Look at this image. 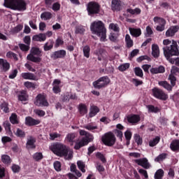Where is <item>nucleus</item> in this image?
<instances>
[{"instance_id": "f257e3e1", "label": "nucleus", "mask_w": 179, "mask_h": 179, "mask_svg": "<svg viewBox=\"0 0 179 179\" xmlns=\"http://www.w3.org/2000/svg\"><path fill=\"white\" fill-rule=\"evenodd\" d=\"M50 150L59 157H64L65 160H71L73 157V152L69 150L66 145L62 143H56L50 147Z\"/></svg>"}, {"instance_id": "f03ea898", "label": "nucleus", "mask_w": 179, "mask_h": 179, "mask_svg": "<svg viewBox=\"0 0 179 179\" xmlns=\"http://www.w3.org/2000/svg\"><path fill=\"white\" fill-rule=\"evenodd\" d=\"M90 29L93 34H96L98 37H101V41H106V38H107V29L103 22L94 21L91 24Z\"/></svg>"}, {"instance_id": "7ed1b4c3", "label": "nucleus", "mask_w": 179, "mask_h": 179, "mask_svg": "<svg viewBox=\"0 0 179 179\" xmlns=\"http://www.w3.org/2000/svg\"><path fill=\"white\" fill-rule=\"evenodd\" d=\"M3 6L13 10H26V2L23 0H4Z\"/></svg>"}, {"instance_id": "20e7f679", "label": "nucleus", "mask_w": 179, "mask_h": 179, "mask_svg": "<svg viewBox=\"0 0 179 179\" xmlns=\"http://www.w3.org/2000/svg\"><path fill=\"white\" fill-rule=\"evenodd\" d=\"M164 55L165 58L169 57H177L179 55L178 45L177 41L172 40V43L170 46H166L163 48Z\"/></svg>"}, {"instance_id": "39448f33", "label": "nucleus", "mask_w": 179, "mask_h": 179, "mask_svg": "<svg viewBox=\"0 0 179 179\" xmlns=\"http://www.w3.org/2000/svg\"><path fill=\"white\" fill-rule=\"evenodd\" d=\"M41 50L38 48H32L31 49V53L27 56V59L28 61H31V62H35L36 64H38V62H41V58L40 57L42 56Z\"/></svg>"}, {"instance_id": "423d86ee", "label": "nucleus", "mask_w": 179, "mask_h": 179, "mask_svg": "<svg viewBox=\"0 0 179 179\" xmlns=\"http://www.w3.org/2000/svg\"><path fill=\"white\" fill-rule=\"evenodd\" d=\"M100 4L96 1H90L87 4V11L89 16H94L100 13Z\"/></svg>"}, {"instance_id": "0eeeda50", "label": "nucleus", "mask_w": 179, "mask_h": 179, "mask_svg": "<svg viewBox=\"0 0 179 179\" xmlns=\"http://www.w3.org/2000/svg\"><path fill=\"white\" fill-rule=\"evenodd\" d=\"M93 139H94L93 135L91 134L90 133H88L85 136V137L82 138V139L79 142L76 143L74 149H76V150H79L80 148L86 146V145H88L90 142H93Z\"/></svg>"}, {"instance_id": "6e6552de", "label": "nucleus", "mask_w": 179, "mask_h": 179, "mask_svg": "<svg viewBox=\"0 0 179 179\" xmlns=\"http://www.w3.org/2000/svg\"><path fill=\"white\" fill-rule=\"evenodd\" d=\"M110 78L108 76H103L99 78L96 81L93 83V86L95 89H103L110 84Z\"/></svg>"}, {"instance_id": "1a4fd4ad", "label": "nucleus", "mask_w": 179, "mask_h": 179, "mask_svg": "<svg viewBox=\"0 0 179 179\" xmlns=\"http://www.w3.org/2000/svg\"><path fill=\"white\" fill-rule=\"evenodd\" d=\"M102 142L106 146H113L115 143V136L111 132L106 133L102 137Z\"/></svg>"}, {"instance_id": "9d476101", "label": "nucleus", "mask_w": 179, "mask_h": 179, "mask_svg": "<svg viewBox=\"0 0 179 179\" xmlns=\"http://www.w3.org/2000/svg\"><path fill=\"white\" fill-rule=\"evenodd\" d=\"M152 95L156 99H159V100H163L164 101H165V100H167L169 99V95L164 93L161 89L155 87L152 90Z\"/></svg>"}, {"instance_id": "9b49d317", "label": "nucleus", "mask_w": 179, "mask_h": 179, "mask_svg": "<svg viewBox=\"0 0 179 179\" xmlns=\"http://www.w3.org/2000/svg\"><path fill=\"white\" fill-rule=\"evenodd\" d=\"M35 105L38 107H48L50 105L47 101L45 95L39 94L36 97Z\"/></svg>"}, {"instance_id": "f8f14e48", "label": "nucleus", "mask_w": 179, "mask_h": 179, "mask_svg": "<svg viewBox=\"0 0 179 179\" xmlns=\"http://www.w3.org/2000/svg\"><path fill=\"white\" fill-rule=\"evenodd\" d=\"M155 23H158L159 25L157 26L156 30L157 31H164L166 27V20L159 17H155L153 19Z\"/></svg>"}, {"instance_id": "ddd939ff", "label": "nucleus", "mask_w": 179, "mask_h": 179, "mask_svg": "<svg viewBox=\"0 0 179 179\" xmlns=\"http://www.w3.org/2000/svg\"><path fill=\"white\" fill-rule=\"evenodd\" d=\"M64 57H66V51L65 50H60L54 52L51 55L50 58H52V59H58L59 58L62 59Z\"/></svg>"}, {"instance_id": "4468645a", "label": "nucleus", "mask_w": 179, "mask_h": 179, "mask_svg": "<svg viewBox=\"0 0 179 179\" xmlns=\"http://www.w3.org/2000/svg\"><path fill=\"white\" fill-rule=\"evenodd\" d=\"M135 163H136L138 166H141V167L145 169L146 170H148V169H150V164L146 158L136 159Z\"/></svg>"}, {"instance_id": "2eb2a0df", "label": "nucleus", "mask_w": 179, "mask_h": 179, "mask_svg": "<svg viewBox=\"0 0 179 179\" xmlns=\"http://www.w3.org/2000/svg\"><path fill=\"white\" fill-rule=\"evenodd\" d=\"M178 30H179L178 25L171 26L167 29L165 35L167 37H174V36H176V33L178 32Z\"/></svg>"}, {"instance_id": "dca6fc26", "label": "nucleus", "mask_w": 179, "mask_h": 179, "mask_svg": "<svg viewBox=\"0 0 179 179\" xmlns=\"http://www.w3.org/2000/svg\"><path fill=\"white\" fill-rule=\"evenodd\" d=\"M0 69L3 72H8L10 69V64L6 59H0Z\"/></svg>"}, {"instance_id": "f3484780", "label": "nucleus", "mask_w": 179, "mask_h": 179, "mask_svg": "<svg viewBox=\"0 0 179 179\" xmlns=\"http://www.w3.org/2000/svg\"><path fill=\"white\" fill-rule=\"evenodd\" d=\"M41 121L39 120H36L31 117H27L25 118V124L28 125V127H33L34 125H38Z\"/></svg>"}, {"instance_id": "a211bd4d", "label": "nucleus", "mask_w": 179, "mask_h": 179, "mask_svg": "<svg viewBox=\"0 0 179 179\" xmlns=\"http://www.w3.org/2000/svg\"><path fill=\"white\" fill-rule=\"evenodd\" d=\"M110 8L113 11L118 12L121 10V0H112Z\"/></svg>"}, {"instance_id": "6ab92c4d", "label": "nucleus", "mask_w": 179, "mask_h": 179, "mask_svg": "<svg viewBox=\"0 0 179 179\" xmlns=\"http://www.w3.org/2000/svg\"><path fill=\"white\" fill-rule=\"evenodd\" d=\"M152 55L154 58H159L160 56V50L159 49V45L157 44L152 45Z\"/></svg>"}, {"instance_id": "aec40b11", "label": "nucleus", "mask_w": 179, "mask_h": 179, "mask_svg": "<svg viewBox=\"0 0 179 179\" xmlns=\"http://www.w3.org/2000/svg\"><path fill=\"white\" fill-rule=\"evenodd\" d=\"M22 78L23 79L29 80H37V77L32 73H22L21 74Z\"/></svg>"}, {"instance_id": "412c9836", "label": "nucleus", "mask_w": 179, "mask_h": 179, "mask_svg": "<svg viewBox=\"0 0 179 179\" xmlns=\"http://www.w3.org/2000/svg\"><path fill=\"white\" fill-rule=\"evenodd\" d=\"M150 72L153 75L157 73H164V72H166V69L163 66H159V67L152 68L150 69Z\"/></svg>"}, {"instance_id": "4be33fe9", "label": "nucleus", "mask_w": 179, "mask_h": 179, "mask_svg": "<svg viewBox=\"0 0 179 179\" xmlns=\"http://www.w3.org/2000/svg\"><path fill=\"white\" fill-rule=\"evenodd\" d=\"M33 41H45L47 40V37L45 36V34H38L36 35H34L32 37Z\"/></svg>"}, {"instance_id": "5701e85b", "label": "nucleus", "mask_w": 179, "mask_h": 179, "mask_svg": "<svg viewBox=\"0 0 179 179\" xmlns=\"http://www.w3.org/2000/svg\"><path fill=\"white\" fill-rule=\"evenodd\" d=\"M36 143V138H34L33 136H30L27 141V147L29 149H34L36 148V145H34Z\"/></svg>"}, {"instance_id": "b1692460", "label": "nucleus", "mask_w": 179, "mask_h": 179, "mask_svg": "<svg viewBox=\"0 0 179 179\" xmlns=\"http://www.w3.org/2000/svg\"><path fill=\"white\" fill-rule=\"evenodd\" d=\"M127 121L130 122V124H136L141 121V117L138 115H133L127 117Z\"/></svg>"}, {"instance_id": "393cba45", "label": "nucleus", "mask_w": 179, "mask_h": 179, "mask_svg": "<svg viewBox=\"0 0 179 179\" xmlns=\"http://www.w3.org/2000/svg\"><path fill=\"white\" fill-rule=\"evenodd\" d=\"M78 110L81 115L87 114V106L85 103H80L78 106Z\"/></svg>"}, {"instance_id": "a878e982", "label": "nucleus", "mask_w": 179, "mask_h": 179, "mask_svg": "<svg viewBox=\"0 0 179 179\" xmlns=\"http://www.w3.org/2000/svg\"><path fill=\"white\" fill-rule=\"evenodd\" d=\"M53 48H54V41L52 40H49L43 45L44 51H50V50H52Z\"/></svg>"}, {"instance_id": "bb28decb", "label": "nucleus", "mask_w": 179, "mask_h": 179, "mask_svg": "<svg viewBox=\"0 0 179 179\" xmlns=\"http://www.w3.org/2000/svg\"><path fill=\"white\" fill-rule=\"evenodd\" d=\"M158 84L159 86H162V87L168 90V92H171L173 90V87L168 83L167 81H159Z\"/></svg>"}, {"instance_id": "cd10ccee", "label": "nucleus", "mask_w": 179, "mask_h": 179, "mask_svg": "<svg viewBox=\"0 0 179 179\" xmlns=\"http://www.w3.org/2000/svg\"><path fill=\"white\" fill-rule=\"evenodd\" d=\"M100 111V109L95 106H92L90 107V111L89 113V117H90V118H92V117H94V115H96L97 114V113H99Z\"/></svg>"}, {"instance_id": "c85d7f7f", "label": "nucleus", "mask_w": 179, "mask_h": 179, "mask_svg": "<svg viewBox=\"0 0 179 179\" xmlns=\"http://www.w3.org/2000/svg\"><path fill=\"white\" fill-rule=\"evenodd\" d=\"M75 138H76V133H69L66 135L65 139L66 142H69V143H73V142H75Z\"/></svg>"}, {"instance_id": "c756f323", "label": "nucleus", "mask_w": 179, "mask_h": 179, "mask_svg": "<svg viewBox=\"0 0 179 179\" xmlns=\"http://www.w3.org/2000/svg\"><path fill=\"white\" fill-rule=\"evenodd\" d=\"M130 34L131 36H134V37H139L141 34H142V31H141V29H129Z\"/></svg>"}, {"instance_id": "7c9ffc66", "label": "nucleus", "mask_w": 179, "mask_h": 179, "mask_svg": "<svg viewBox=\"0 0 179 179\" xmlns=\"http://www.w3.org/2000/svg\"><path fill=\"white\" fill-rule=\"evenodd\" d=\"M125 42L127 45V48H131V47L134 46V41H132L129 34H127L125 36Z\"/></svg>"}, {"instance_id": "2f4dec72", "label": "nucleus", "mask_w": 179, "mask_h": 179, "mask_svg": "<svg viewBox=\"0 0 179 179\" xmlns=\"http://www.w3.org/2000/svg\"><path fill=\"white\" fill-rule=\"evenodd\" d=\"M164 176V171L163 169H158L154 176L155 179H163V176Z\"/></svg>"}, {"instance_id": "473e14b6", "label": "nucleus", "mask_w": 179, "mask_h": 179, "mask_svg": "<svg viewBox=\"0 0 179 179\" xmlns=\"http://www.w3.org/2000/svg\"><path fill=\"white\" fill-rule=\"evenodd\" d=\"M1 162L4 164H10V163H12V160L10 159V157H9V155H3L1 156Z\"/></svg>"}, {"instance_id": "72a5a7b5", "label": "nucleus", "mask_w": 179, "mask_h": 179, "mask_svg": "<svg viewBox=\"0 0 179 179\" xmlns=\"http://www.w3.org/2000/svg\"><path fill=\"white\" fill-rule=\"evenodd\" d=\"M27 94H26V91H22L20 94L18 95V100L20 101H27L28 99Z\"/></svg>"}, {"instance_id": "f704fd0d", "label": "nucleus", "mask_w": 179, "mask_h": 179, "mask_svg": "<svg viewBox=\"0 0 179 179\" xmlns=\"http://www.w3.org/2000/svg\"><path fill=\"white\" fill-rule=\"evenodd\" d=\"M168 80H170V83L172 87H174L176 85L177 78L173 74H169Z\"/></svg>"}, {"instance_id": "c9c22d12", "label": "nucleus", "mask_w": 179, "mask_h": 179, "mask_svg": "<svg viewBox=\"0 0 179 179\" xmlns=\"http://www.w3.org/2000/svg\"><path fill=\"white\" fill-rule=\"evenodd\" d=\"M51 17H52V14H51L50 12H45L41 15V18H42L43 20H50Z\"/></svg>"}, {"instance_id": "e433bc0d", "label": "nucleus", "mask_w": 179, "mask_h": 179, "mask_svg": "<svg viewBox=\"0 0 179 179\" xmlns=\"http://www.w3.org/2000/svg\"><path fill=\"white\" fill-rule=\"evenodd\" d=\"M159 142H160V137L156 136L155 138L149 141V146L153 148V146H156Z\"/></svg>"}, {"instance_id": "4c0bfd02", "label": "nucleus", "mask_w": 179, "mask_h": 179, "mask_svg": "<svg viewBox=\"0 0 179 179\" xmlns=\"http://www.w3.org/2000/svg\"><path fill=\"white\" fill-rule=\"evenodd\" d=\"M166 157H167V154H160L158 157L155 158V162H156L157 163H160V162H163V160H164Z\"/></svg>"}, {"instance_id": "58836bf2", "label": "nucleus", "mask_w": 179, "mask_h": 179, "mask_svg": "<svg viewBox=\"0 0 179 179\" xmlns=\"http://www.w3.org/2000/svg\"><path fill=\"white\" fill-rule=\"evenodd\" d=\"M84 57L89 58L90 57V47L85 45L83 48Z\"/></svg>"}, {"instance_id": "ea45409f", "label": "nucleus", "mask_w": 179, "mask_h": 179, "mask_svg": "<svg viewBox=\"0 0 179 179\" xmlns=\"http://www.w3.org/2000/svg\"><path fill=\"white\" fill-rule=\"evenodd\" d=\"M171 150H178L179 149V140H175L171 143Z\"/></svg>"}, {"instance_id": "a19ab883", "label": "nucleus", "mask_w": 179, "mask_h": 179, "mask_svg": "<svg viewBox=\"0 0 179 179\" xmlns=\"http://www.w3.org/2000/svg\"><path fill=\"white\" fill-rule=\"evenodd\" d=\"M134 73L136 76H138V78H143V71L141 67L134 68Z\"/></svg>"}, {"instance_id": "79ce46f5", "label": "nucleus", "mask_w": 179, "mask_h": 179, "mask_svg": "<svg viewBox=\"0 0 179 179\" xmlns=\"http://www.w3.org/2000/svg\"><path fill=\"white\" fill-rule=\"evenodd\" d=\"M77 165H78L79 170H80V171H82V173H86V169H85V167H86V165L85 164V162H83L82 161H78Z\"/></svg>"}, {"instance_id": "37998d69", "label": "nucleus", "mask_w": 179, "mask_h": 179, "mask_svg": "<svg viewBox=\"0 0 179 179\" xmlns=\"http://www.w3.org/2000/svg\"><path fill=\"white\" fill-rule=\"evenodd\" d=\"M118 69L120 72H124V71H127V69H129V63H124L120 65Z\"/></svg>"}, {"instance_id": "c03bdc74", "label": "nucleus", "mask_w": 179, "mask_h": 179, "mask_svg": "<svg viewBox=\"0 0 179 179\" xmlns=\"http://www.w3.org/2000/svg\"><path fill=\"white\" fill-rule=\"evenodd\" d=\"M127 12H128L129 13H131V15H140L141 10L139 8H135V9L128 8L127 10Z\"/></svg>"}, {"instance_id": "a18cd8bd", "label": "nucleus", "mask_w": 179, "mask_h": 179, "mask_svg": "<svg viewBox=\"0 0 179 179\" xmlns=\"http://www.w3.org/2000/svg\"><path fill=\"white\" fill-rule=\"evenodd\" d=\"M33 159L34 160H35V162H39V160H41L43 159V153L36 152L33 155Z\"/></svg>"}, {"instance_id": "49530a36", "label": "nucleus", "mask_w": 179, "mask_h": 179, "mask_svg": "<svg viewBox=\"0 0 179 179\" xmlns=\"http://www.w3.org/2000/svg\"><path fill=\"white\" fill-rule=\"evenodd\" d=\"M10 121L11 124H19L17 121V115L15 113H13L10 117Z\"/></svg>"}, {"instance_id": "de8ad7c7", "label": "nucleus", "mask_w": 179, "mask_h": 179, "mask_svg": "<svg viewBox=\"0 0 179 179\" xmlns=\"http://www.w3.org/2000/svg\"><path fill=\"white\" fill-rule=\"evenodd\" d=\"M115 135L119 138L120 141H122V136H124V134H122V131L121 130H118V129H116L114 130Z\"/></svg>"}, {"instance_id": "09e8293b", "label": "nucleus", "mask_w": 179, "mask_h": 179, "mask_svg": "<svg viewBox=\"0 0 179 179\" xmlns=\"http://www.w3.org/2000/svg\"><path fill=\"white\" fill-rule=\"evenodd\" d=\"M50 136V141H55V139H57V138H61V134L55 132V133H50L49 134Z\"/></svg>"}, {"instance_id": "8fccbe9b", "label": "nucleus", "mask_w": 179, "mask_h": 179, "mask_svg": "<svg viewBox=\"0 0 179 179\" xmlns=\"http://www.w3.org/2000/svg\"><path fill=\"white\" fill-rule=\"evenodd\" d=\"M15 135L16 136H18V138H24L26 136L24 131L20 129H17Z\"/></svg>"}, {"instance_id": "3c124183", "label": "nucleus", "mask_w": 179, "mask_h": 179, "mask_svg": "<svg viewBox=\"0 0 179 179\" xmlns=\"http://www.w3.org/2000/svg\"><path fill=\"white\" fill-rule=\"evenodd\" d=\"M25 87H27V89H36V84L27 81L24 83Z\"/></svg>"}, {"instance_id": "603ef678", "label": "nucleus", "mask_w": 179, "mask_h": 179, "mask_svg": "<svg viewBox=\"0 0 179 179\" xmlns=\"http://www.w3.org/2000/svg\"><path fill=\"white\" fill-rule=\"evenodd\" d=\"M0 108L3 110L4 113H9V108L8 107V103L3 102L0 105Z\"/></svg>"}, {"instance_id": "864d4df0", "label": "nucleus", "mask_w": 179, "mask_h": 179, "mask_svg": "<svg viewBox=\"0 0 179 179\" xmlns=\"http://www.w3.org/2000/svg\"><path fill=\"white\" fill-rule=\"evenodd\" d=\"M109 29H110V30H113V31H120V27L117 24H114V23L110 24Z\"/></svg>"}, {"instance_id": "5fc2aeb1", "label": "nucleus", "mask_w": 179, "mask_h": 179, "mask_svg": "<svg viewBox=\"0 0 179 179\" xmlns=\"http://www.w3.org/2000/svg\"><path fill=\"white\" fill-rule=\"evenodd\" d=\"M17 69L12 70L8 76L9 79H15L17 76Z\"/></svg>"}, {"instance_id": "6e6d98bb", "label": "nucleus", "mask_w": 179, "mask_h": 179, "mask_svg": "<svg viewBox=\"0 0 179 179\" xmlns=\"http://www.w3.org/2000/svg\"><path fill=\"white\" fill-rule=\"evenodd\" d=\"M19 47L22 51H29V50H30V46L29 45L20 43Z\"/></svg>"}, {"instance_id": "4d7b16f0", "label": "nucleus", "mask_w": 179, "mask_h": 179, "mask_svg": "<svg viewBox=\"0 0 179 179\" xmlns=\"http://www.w3.org/2000/svg\"><path fill=\"white\" fill-rule=\"evenodd\" d=\"M8 58H13L15 61H17V55L15 54L13 52H8L6 54Z\"/></svg>"}, {"instance_id": "13d9d810", "label": "nucleus", "mask_w": 179, "mask_h": 179, "mask_svg": "<svg viewBox=\"0 0 179 179\" xmlns=\"http://www.w3.org/2000/svg\"><path fill=\"white\" fill-rule=\"evenodd\" d=\"M134 141L136 143H137V145H142L143 143V140L141 138V136H139L138 134H135L134 135Z\"/></svg>"}, {"instance_id": "bf43d9fd", "label": "nucleus", "mask_w": 179, "mask_h": 179, "mask_svg": "<svg viewBox=\"0 0 179 179\" xmlns=\"http://www.w3.org/2000/svg\"><path fill=\"white\" fill-rule=\"evenodd\" d=\"M60 45H64V40L61 39V38H58L55 41V47L58 48Z\"/></svg>"}, {"instance_id": "052dcab7", "label": "nucleus", "mask_w": 179, "mask_h": 179, "mask_svg": "<svg viewBox=\"0 0 179 179\" xmlns=\"http://www.w3.org/2000/svg\"><path fill=\"white\" fill-rule=\"evenodd\" d=\"M96 156L98 159H100L101 161L102 162V163H106L107 160L106 159V157H104V155L100 152H97L96 154Z\"/></svg>"}, {"instance_id": "680f3d73", "label": "nucleus", "mask_w": 179, "mask_h": 179, "mask_svg": "<svg viewBox=\"0 0 179 179\" xmlns=\"http://www.w3.org/2000/svg\"><path fill=\"white\" fill-rule=\"evenodd\" d=\"M118 38V34H110V36H109V39L110 41H113V43H117V40Z\"/></svg>"}, {"instance_id": "e2e57ef3", "label": "nucleus", "mask_w": 179, "mask_h": 179, "mask_svg": "<svg viewBox=\"0 0 179 179\" xmlns=\"http://www.w3.org/2000/svg\"><path fill=\"white\" fill-rule=\"evenodd\" d=\"M177 73H179V68L176 66H173L171 69V75L174 76L177 75Z\"/></svg>"}, {"instance_id": "0e129e2a", "label": "nucleus", "mask_w": 179, "mask_h": 179, "mask_svg": "<svg viewBox=\"0 0 179 179\" xmlns=\"http://www.w3.org/2000/svg\"><path fill=\"white\" fill-rule=\"evenodd\" d=\"M54 168L56 170V171H61V162L59 161L55 162Z\"/></svg>"}, {"instance_id": "69168bd1", "label": "nucleus", "mask_w": 179, "mask_h": 179, "mask_svg": "<svg viewBox=\"0 0 179 179\" xmlns=\"http://www.w3.org/2000/svg\"><path fill=\"white\" fill-rule=\"evenodd\" d=\"M84 128L85 129H87L88 131H94V129H97V126H93L92 124H87L84 126Z\"/></svg>"}, {"instance_id": "338daca9", "label": "nucleus", "mask_w": 179, "mask_h": 179, "mask_svg": "<svg viewBox=\"0 0 179 179\" xmlns=\"http://www.w3.org/2000/svg\"><path fill=\"white\" fill-rule=\"evenodd\" d=\"M11 169L13 173H19V171H20V166H19V165L17 164H13Z\"/></svg>"}, {"instance_id": "774afa93", "label": "nucleus", "mask_w": 179, "mask_h": 179, "mask_svg": "<svg viewBox=\"0 0 179 179\" xmlns=\"http://www.w3.org/2000/svg\"><path fill=\"white\" fill-rule=\"evenodd\" d=\"M23 29V25L19 24L17 25L13 29V33H19V31H21V30Z\"/></svg>"}]
</instances>
